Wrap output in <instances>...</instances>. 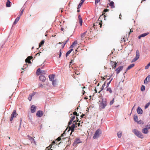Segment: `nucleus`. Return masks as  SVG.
<instances>
[{
    "label": "nucleus",
    "mask_w": 150,
    "mask_h": 150,
    "mask_svg": "<svg viewBox=\"0 0 150 150\" xmlns=\"http://www.w3.org/2000/svg\"><path fill=\"white\" fill-rule=\"evenodd\" d=\"M145 87L144 86H143V85H142V87H141V90L143 91H144L145 90Z\"/></svg>",
    "instance_id": "obj_38"
},
{
    "label": "nucleus",
    "mask_w": 150,
    "mask_h": 150,
    "mask_svg": "<svg viewBox=\"0 0 150 150\" xmlns=\"http://www.w3.org/2000/svg\"><path fill=\"white\" fill-rule=\"evenodd\" d=\"M46 71L42 70H41V73L44 74H46Z\"/></svg>",
    "instance_id": "obj_50"
},
{
    "label": "nucleus",
    "mask_w": 150,
    "mask_h": 150,
    "mask_svg": "<svg viewBox=\"0 0 150 150\" xmlns=\"http://www.w3.org/2000/svg\"><path fill=\"white\" fill-rule=\"evenodd\" d=\"M77 41L76 40L74 42L72 43V45H71L70 47L73 48L74 46L75 45L77 44Z\"/></svg>",
    "instance_id": "obj_26"
},
{
    "label": "nucleus",
    "mask_w": 150,
    "mask_h": 150,
    "mask_svg": "<svg viewBox=\"0 0 150 150\" xmlns=\"http://www.w3.org/2000/svg\"><path fill=\"white\" fill-rule=\"evenodd\" d=\"M57 140H55V141H54L52 142V144H57Z\"/></svg>",
    "instance_id": "obj_49"
},
{
    "label": "nucleus",
    "mask_w": 150,
    "mask_h": 150,
    "mask_svg": "<svg viewBox=\"0 0 150 150\" xmlns=\"http://www.w3.org/2000/svg\"><path fill=\"white\" fill-rule=\"evenodd\" d=\"M142 132L144 134H146L148 133V130L147 128H145L142 129Z\"/></svg>",
    "instance_id": "obj_18"
},
{
    "label": "nucleus",
    "mask_w": 150,
    "mask_h": 150,
    "mask_svg": "<svg viewBox=\"0 0 150 150\" xmlns=\"http://www.w3.org/2000/svg\"><path fill=\"white\" fill-rule=\"evenodd\" d=\"M33 95H32V94H31L29 95V97L28 98V99L30 101L32 98V96Z\"/></svg>",
    "instance_id": "obj_37"
},
{
    "label": "nucleus",
    "mask_w": 150,
    "mask_h": 150,
    "mask_svg": "<svg viewBox=\"0 0 150 150\" xmlns=\"http://www.w3.org/2000/svg\"><path fill=\"white\" fill-rule=\"evenodd\" d=\"M134 66V64H130L127 68V69H126V71H127L129 70L130 69H131Z\"/></svg>",
    "instance_id": "obj_19"
},
{
    "label": "nucleus",
    "mask_w": 150,
    "mask_h": 150,
    "mask_svg": "<svg viewBox=\"0 0 150 150\" xmlns=\"http://www.w3.org/2000/svg\"><path fill=\"white\" fill-rule=\"evenodd\" d=\"M99 25H100V28H101V26H102V24H101V23H99Z\"/></svg>",
    "instance_id": "obj_64"
},
{
    "label": "nucleus",
    "mask_w": 150,
    "mask_h": 150,
    "mask_svg": "<svg viewBox=\"0 0 150 150\" xmlns=\"http://www.w3.org/2000/svg\"><path fill=\"white\" fill-rule=\"evenodd\" d=\"M73 120H70L69 121V122L68 125H70L71 124L72 122H73Z\"/></svg>",
    "instance_id": "obj_54"
},
{
    "label": "nucleus",
    "mask_w": 150,
    "mask_h": 150,
    "mask_svg": "<svg viewBox=\"0 0 150 150\" xmlns=\"http://www.w3.org/2000/svg\"><path fill=\"white\" fill-rule=\"evenodd\" d=\"M150 66V62L145 67V69H148L149 67Z\"/></svg>",
    "instance_id": "obj_43"
},
{
    "label": "nucleus",
    "mask_w": 150,
    "mask_h": 150,
    "mask_svg": "<svg viewBox=\"0 0 150 150\" xmlns=\"http://www.w3.org/2000/svg\"><path fill=\"white\" fill-rule=\"evenodd\" d=\"M139 52L138 50H137L136 51V57L135 58L133 59L132 62H135L138 60L139 58Z\"/></svg>",
    "instance_id": "obj_4"
},
{
    "label": "nucleus",
    "mask_w": 150,
    "mask_h": 150,
    "mask_svg": "<svg viewBox=\"0 0 150 150\" xmlns=\"http://www.w3.org/2000/svg\"><path fill=\"white\" fill-rule=\"evenodd\" d=\"M39 79L42 81H45L46 79L45 77L43 75H41L39 76Z\"/></svg>",
    "instance_id": "obj_13"
},
{
    "label": "nucleus",
    "mask_w": 150,
    "mask_h": 150,
    "mask_svg": "<svg viewBox=\"0 0 150 150\" xmlns=\"http://www.w3.org/2000/svg\"><path fill=\"white\" fill-rule=\"evenodd\" d=\"M101 134V131L100 129H98L96 131L93 137L94 139H96L99 137Z\"/></svg>",
    "instance_id": "obj_3"
},
{
    "label": "nucleus",
    "mask_w": 150,
    "mask_h": 150,
    "mask_svg": "<svg viewBox=\"0 0 150 150\" xmlns=\"http://www.w3.org/2000/svg\"><path fill=\"white\" fill-rule=\"evenodd\" d=\"M114 2L113 1H111L110 2L109 5L111 6V8H113L115 7V6L114 5Z\"/></svg>",
    "instance_id": "obj_24"
},
{
    "label": "nucleus",
    "mask_w": 150,
    "mask_h": 150,
    "mask_svg": "<svg viewBox=\"0 0 150 150\" xmlns=\"http://www.w3.org/2000/svg\"><path fill=\"white\" fill-rule=\"evenodd\" d=\"M27 137H28V139L30 141L31 143H33L35 144L34 139L32 137L28 135Z\"/></svg>",
    "instance_id": "obj_11"
},
{
    "label": "nucleus",
    "mask_w": 150,
    "mask_h": 150,
    "mask_svg": "<svg viewBox=\"0 0 150 150\" xmlns=\"http://www.w3.org/2000/svg\"><path fill=\"white\" fill-rule=\"evenodd\" d=\"M149 34V33H144L140 35L139 36H138V38L139 39H140L141 38L144 37L147 35H148Z\"/></svg>",
    "instance_id": "obj_15"
},
{
    "label": "nucleus",
    "mask_w": 150,
    "mask_h": 150,
    "mask_svg": "<svg viewBox=\"0 0 150 150\" xmlns=\"http://www.w3.org/2000/svg\"><path fill=\"white\" fill-rule=\"evenodd\" d=\"M86 32H85L81 35V40L84 42H85L87 40V39H86Z\"/></svg>",
    "instance_id": "obj_6"
},
{
    "label": "nucleus",
    "mask_w": 150,
    "mask_h": 150,
    "mask_svg": "<svg viewBox=\"0 0 150 150\" xmlns=\"http://www.w3.org/2000/svg\"><path fill=\"white\" fill-rule=\"evenodd\" d=\"M73 62V60H71V62H70V65H69V67H71V64Z\"/></svg>",
    "instance_id": "obj_58"
},
{
    "label": "nucleus",
    "mask_w": 150,
    "mask_h": 150,
    "mask_svg": "<svg viewBox=\"0 0 150 150\" xmlns=\"http://www.w3.org/2000/svg\"><path fill=\"white\" fill-rule=\"evenodd\" d=\"M73 120H70L69 121V122L68 125H70L71 124L72 122H73Z\"/></svg>",
    "instance_id": "obj_53"
},
{
    "label": "nucleus",
    "mask_w": 150,
    "mask_h": 150,
    "mask_svg": "<svg viewBox=\"0 0 150 150\" xmlns=\"http://www.w3.org/2000/svg\"><path fill=\"white\" fill-rule=\"evenodd\" d=\"M76 121H73V122H75V124L73 123L71 126L70 127V129L71 131V134L72 132L74 131V128L76 127Z\"/></svg>",
    "instance_id": "obj_5"
},
{
    "label": "nucleus",
    "mask_w": 150,
    "mask_h": 150,
    "mask_svg": "<svg viewBox=\"0 0 150 150\" xmlns=\"http://www.w3.org/2000/svg\"><path fill=\"white\" fill-rule=\"evenodd\" d=\"M108 11V10L107 9H105L104 11H103V12H107V11Z\"/></svg>",
    "instance_id": "obj_59"
},
{
    "label": "nucleus",
    "mask_w": 150,
    "mask_h": 150,
    "mask_svg": "<svg viewBox=\"0 0 150 150\" xmlns=\"http://www.w3.org/2000/svg\"><path fill=\"white\" fill-rule=\"evenodd\" d=\"M81 142L80 141V139L79 138H77L75 140L74 142V143H76L77 144Z\"/></svg>",
    "instance_id": "obj_23"
},
{
    "label": "nucleus",
    "mask_w": 150,
    "mask_h": 150,
    "mask_svg": "<svg viewBox=\"0 0 150 150\" xmlns=\"http://www.w3.org/2000/svg\"><path fill=\"white\" fill-rule=\"evenodd\" d=\"M100 0H95V4H96L100 2Z\"/></svg>",
    "instance_id": "obj_56"
},
{
    "label": "nucleus",
    "mask_w": 150,
    "mask_h": 150,
    "mask_svg": "<svg viewBox=\"0 0 150 150\" xmlns=\"http://www.w3.org/2000/svg\"><path fill=\"white\" fill-rule=\"evenodd\" d=\"M11 2L9 0H7V2L6 3V6L7 7H10L11 6L10 3Z\"/></svg>",
    "instance_id": "obj_25"
},
{
    "label": "nucleus",
    "mask_w": 150,
    "mask_h": 150,
    "mask_svg": "<svg viewBox=\"0 0 150 150\" xmlns=\"http://www.w3.org/2000/svg\"><path fill=\"white\" fill-rule=\"evenodd\" d=\"M13 117H12V116H11V118L10 119V121H12V120H13Z\"/></svg>",
    "instance_id": "obj_63"
},
{
    "label": "nucleus",
    "mask_w": 150,
    "mask_h": 150,
    "mask_svg": "<svg viewBox=\"0 0 150 150\" xmlns=\"http://www.w3.org/2000/svg\"><path fill=\"white\" fill-rule=\"evenodd\" d=\"M41 70H40V68L38 69L37 71V75H39L41 74Z\"/></svg>",
    "instance_id": "obj_33"
},
{
    "label": "nucleus",
    "mask_w": 150,
    "mask_h": 150,
    "mask_svg": "<svg viewBox=\"0 0 150 150\" xmlns=\"http://www.w3.org/2000/svg\"><path fill=\"white\" fill-rule=\"evenodd\" d=\"M70 117L71 118V120L73 121L75 118V116L71 114L70 115Z\"/></svg>",
    "instance_id": "obj_27"
},
{
    "label": "nucleus",
    "mask_w": 150,
    "mask_h": 150,
    "mask_svg": "<svg viewBox=\"0 0 150 150\" xmlns=\"http://www.w3.org/2000/svg\"><path fill=\"white\" fill-rule=\"evenodd\" d=\"M114 98H113V99L110 101V105H112L114 102Z\"/></svg>",
    "instance_id": "obj_42"
},
{
    "label": "nucleus",
    "mask_w": 150,
    "mask_h": 150,
    "mask_svg": "<svg viewBox=\"0 0 150 150\" xmlns=\"http://www.w3.org/2000/svg\"><path fill=\"white\" fill-rule=\"evenodd\" d=\"M150 104V102H149L148 103H147L146 105H145V109H146L148 107V106Z\"/></svg>",
    "instance_id": "obj_39"
},
{
    "label": "nucleus",
    "mask_w": 150,
    "mask_h": 150,
    "mask_svg": "<svg viewBox=\"0 0 150 150\" xmlns=\"http://www.w3.org/2000/svg\"><path fill=\"white\" fill-rule=\"evenodd\" d=\"M38 87H43V86L42 84L39 83L38 84Z\"/></svg>",
    "instance_id": "obj_52"
},
{
    "label": "nucleus",
    "mask_w": 150,
    "mask_h": 150,
    "mask_svg": "<svg viewBox=\"0 0 150 150\" xmlns=\"http://www.w3.org/2000/svg\"><path fill=\"white\" fill-rule=\"evenodd\" d=\"M80 74L79 73L78 71H77L76 72H75V74H76L77 75H79Z\"/></svg>",
    "instance_id": "obj_62"
},
{
    "label": "nucleus",
    "mask_w": 150,
    "mask_h": 150,
    "mask_svg": "<svg viewBox=\"0 0 150 150\" xmlns=\"http://www.w3.org/2000/svg\"><path fill=\"white\" fill-rule=\"evenodd\" d=\"M61 54H62V53H61V50H60V51H59V58L60 57Z\"/></svg>",
    "instance_id": "obj_60"
},
{
    "label": "nucleus",
    "mask_w": 150,
    "mask_h": 150,
    "mask_svg": "<svg viewBox=\"0 0 150 150\" xmlns=\"http://www.w3.org/2000/svg\"><path fill=\"white\" fill-rule=\"evenodd\" d=\"M106 91L108 92H109L110 93H112V91L110 88L108 87Z\"/></svg>",
    "instance_id": "obj_29"
},
{
    "label": "nucleus",
    "mask_w": 150,
    "mask_h": 150,
    "mask_svg": "<svg viewBox=\"0 0 150 150\" xmlns=\"http://www.w3.org/2000/svg\"><path fill=\"white\" fill-rule=\"evenodd\" d=\"M83 4V3H82V2H80V3L79 4V5H78V6L77 8L79 9V8H80Z\"/></svg>",
    "instance_id": "obj_47"
},
{
    "label": "nucleus",
    "mask_w": 150,
    "mask_h": 150,
    "mask_svg": "<svg viewBox=\"0 0 150 150\" xmlns=\"http://www.w3.org/2000/svg\"><path fill=\"white\" fill-rule=\"evenodd\" d=\"M107 103V100L106 98H103L101 102L99 103V107L100 109L105 108Z\"/></svg>",
    "instance_id": "obj_1"
},
{
    "label": "nucleus",
    "mask_w": 150,
    "mask_h": 150,
    "mask_svg": "<svg viewBox=\"0 0 150 150\" xmlns=\"http://www.w3.org/2000/svg\"><path fill=\"white\" fill-rule=\"evenodd\" d=\"M104 14H105V13H103L102 15L100 16V17H99V18L98 19V20H99V21H100V19H101V18H103V16H104V19L105 20V18L106 17V16L105 15H104Z\"/></svg>",
    "instance_id": "obj_34"
},
{
    "label": "nucleus",
    "mask_w": 150,
    "mask_h": 150,
    "mask_svg": "<svg viewBox=\"0 0 150 150\" xmlns=\"http://www.w3.org/2000/svg\"><path fill=\"white\" fill-rule=\"evenodd\" d=\"M52 84L54 86H55L57 85V82L56 80H54L52 81Z\"/></svg>",
    "instance_id": "obj_28"
},
{
    "label": "nucleus",
    "mask_w": 150,
    "mask_h": 150,
    "mask_svg": "<svg viewBox=\"0 0 150 150\" xmlns=\"http://www.w3.org/2000/svg\"><path fill=\"white\" fill-rule=\"evenodd\" d=\"M72 115H73L74 116L76 115V116H78L79 115V114H78L77 113L76 111L74 112L73 113Z\"/></svg>",
    "instance_id": "obj_41"
},
{
    "label": "nucleus",
    "mask_w": 150,
    "mask_h": 150,
    "mask_svg": "<svg viewBox=\"0 0 150 150\" xmlns=\"http://www.w3.org/2000/svg\"><path fill=\"white\" fill-rule=\"evenodd\" d=\"M44 43V40H42L39 44V47H40L42 46Z\"/></svg>",
    "instance_id": "obj_36"
},
{
    "label": "nucleus",
    "mask_w": 150,
    "mask_h": 150,
    "mask_svg": "<svg viewBox=\"0 0 150 150\" xmlns=\"http://www.w3.org/2000/svg\"><path fill=\"white\" fill-rule=\"evenodd\" d=\"M137 113L139 114H142V113L143 111L141 108L139 107H138V108L137 109Z\"/></svg>",
    "instance_id": "obj_16"
},
{
    "label": "nucleus",
    "mask_w": 150,
    "mask_h": 150,
    "mask_svg": "<svg viewBox=\"0 0 150 150\" xmlns=\"http://www.w3.org/2000/svg\"><path fill=\"white\" fill-rule=\"evenodd\" d=\"M49 78L50 80L51 81H52L54 80V74L50 75H49Z\"/></svg>",
    "instance_id": "obj_17"
},
{
    "label": "nucleus",
    "mask_w": 150,
    "mask_h": 150,
    "mask_svg": "<svg viewBox=\"0 0 150 150\" xmlns=\"http://www.w3.org/2000/svg\"><path fill=\"white\" fill-rule=\"evenodd\" d=\"M134 29H130V32H129V35L131 33L133 32V30Z\"/></svg>",
    "instance_id": "obj_57"
},
{
    "label": "nucleus",
    "mask_w": 150,
    "mask_h": 150,
    "mask_svg": "<svg viewBox=\"0 0 150 150\" xmlns=\"http://www.w3.org/2000/svg\"><path fill=\"white\" fill-rule=\"evenodd\" d=\"M110 64L112 68L115 69L116 67L117 63L115 62L111 61Z\"/></svg>",
    "instance_id": "obj_9"
},
{
    "label": "nucleus",
    "mask_w": 150,
    "mask_h": 150,
    "mask_svg": "<svg viewBox=\"0 0 150 150\" xmlns=\"http://www.w3.org/2000/svg\"><path fill=\"white\" fill-rule=\"evenodd\" d=\"M109 77L108 76H104L102 77V80H103V81L105 79H107V77Z\"/></svg>",
    "instance_id": "obj_46"
},
{
    "label": "nucleus",
    "mask_w": 150,
    "mask_h": 150,
    "mask_svg": "<svg viewBox=\"0 0 150 150\" xmlns=\"http://www.w3.org/2000/svg\"><path fill=\"white\" fill-rule=\"evenodd\" d=\"M20 18V16L18 17L15 20L13 23V25H16L18 21Z\"/></svg>",
    "instance_id": "obj_21"
},
{
    "label": "nucleus",
    "mask_w": 150,
    "mask_h": 150,
    "mask_svg": "<svg viewBox=\"0 0 150 150\" xmlns=\"http://www.w3.org/2000/svg\"><path fill=\"white\" fill-rule=\"evenodd\" d=\"M79 22L80 25H82V20L80 15L79 16Z\"/></svg>",
    "instance_id": "obj_22"
},
{
    "label": "nucleus",
    "mask_w": 150,
    "mask_h": 150,
    "mask_svg": "<svg viewBox=\"0 0 150 150\" xmlns=\"http://www.w3.org/2000/svg\"><path fill=\"white\" fill-rule=\"evenodd\" d=\"M134 121L137 122L138 121V118L137 115H134Z\"/></svg>",
    "instance_id": "obj_31"
},
{
    "label": "nucleus",
    "mask_w": 150,
    "mask_h": 150,
    "mask_svg": "<svg viewBox=\"0 0 150 150\" xmlns=\"http://www.w3.org/2000/svg\"><path fill=\"white\" fill-rule=\"evenodd\" d=\"M150 81V75H148L144 80V83H146Z\"/></svg>",
    "instance_id": "obj_14"
},
{
    "label": "nucleus",
    "mask_w": 150,
    "mask_h": 150,
    "mask_svg": "<svg viewBox=\"0 0 150 150\" xmlns=\"http://www.w3.org/2000/svg\"><path fill=\"white\" fill-rule=\"evenodd\" d=\"M112 79L110 80L108 83H107V88L109 86V84L111 83V82L112 81Z\"/></svg>",
    "instance_id": "obj_45"
},
{
    "label": "nucleus",
    "mask_w": 150,
    "mask_h": 150,
    "mask_svg": "<svg viewBox=\"0 0 150 150\" xmlns=\"http://www.w3.org/2000/svg\"><path fill=\"white\" fill-rule=\"evenodd\" d=\"M61 137H59L56 140H57L58 141H59L60 140H61Z\"/></svg>",
    "instance_id": "obj_55"
},
{
    "label": "nucleus",
    "mask_w": 150,
    "mask_h": 150,
    "mask_svg": "<svg viewBox=\"0 0 150 150\" xmlns=\"http://www.w3.org/2000/svg\"><path fill=\"white\" fill-rule=\"evenodd\" d=\"M52 144H51V145H50L49 146L47 147L46 149H45V150H49L50 149H51V150H52V149H51V148L52 147Z\"/></svg>",
    "instance_id": "obj_35"
},
{
    "label": "nucleus",
    "mask_w": 150,
    "mask_h": 150,
    "mask_svg": "<svg viewBox=\"0 0 150 150\" xmlns=\"http://www.w3.org/2000/svg\"><path fill=\"white\" fill-rule=\"evenodd\" d=\"M33 57L32 56H28L25 59V62L26 63H28L29 64L31 63L30 60L32 59Z\"/></svg>",
    "instance_id": "obj_10"
},
{
    "label": "nucleus",
    "mask_w": 150,
    "mask_h": 150,
    "mask_svg": "<svg viewBox=\"0 0 150 150\" xmlns=\"http://www.w3.org/2000/svg\"><path fill=\"white\" fill-rule=\"evenodd\" d=\"M69 38H67V40L66 41H65L64 42V43H63V47H64V45H65L67 42L68 41H69Z\"/></svg>",
    "instance_id": "obj_40"
},
{
    "label": "nucleus",
    "mask_w": 150,
    "mask_h": 150,
    "mask_svg": "<svg viewBox=\"0 0 150 150\" xmlns=\"http://www.w3.org/2000/svg\"><path fill=\"white\" fill-rule=\"evenodd\" d=\"M43 113L42 111L41 110H39L36 113V116L39 117H40L43 115Z\"/></svg>",
    "instance_id": "obj_7"
},
{
    "label": "nucleus",
    "mask_w": 150,
    "mask_h": 150,
    "mask_svg": "<svg viewBox=\"0 0 150 150\" xmlns=\"http://www.w3.org/2000/svg\"><path fill=\"white\" fill-rule=\"evenodd\" d=\"M122 132L121 131H119L117 133V136L118 138H120L122 136Z\"/></svg>",
    "instance_id": "obj_30"
},
{
    "label": "nucleus",
    "mask_w": 150,
    "mask_h": 150,
    "mask_svg": "<svg viewBox=\"0 0 150 150\" xmlns=\"http://www.w3.org/2000/svg\"><path fill=\"white\" fill-rule=\"evenodd\" d=\"M73 49H71L69 50L66 53V57H67V56L71 52V51H72Z\"/></svg>",
    "instance_id": "obj_32"
},
{
    "label": "nucleus",
    "mask_w": 150,
    "mask_h": 150,
    "mask_svg": "<svg viewBox=\"0 0 150 150\" xmlns=\"http://www.w3.org/2000/svg\"><path fill=\"white\" fill-rule=\"evenodd\" d=\"M11 116L14 117L16 116V113L15 110H14L13 111L12 113L11 114Z\"/></svg>",
    "instance_id": "obj_20"
},
{
    "label": "nucleus",
    "mask_w": 150,
    "mask_h": 150,
    "mask_svg": "<svg viewBox=\"0 0 150 150\" xmlns=\"http://www.w3.org/2000/svg\"><path fill=\"white\" fill-rule=\"evenodd\" d=\"M24 9H23L21 11L20 14L19 16H21L23 14L24 11Z\"/></svg>",
    "instance_id": "obj_51"
},
{
    "label": "nucleus",
    "mask_w": 150,
    "mask_h": 150,
    "mask_svg": "<svg viewBox=\"0 0 150 150\" xmlns=\"http://www.w3.org/2000/svg\"><path fill=\"white\" fill-rule=\"evenodd\" d=\"M137 122L138 123L140 124H143V122L141 120H140L139 121H138Z\"/></svg>",
    "instance_id": "obj_48"
},
{
    "label": "nucleus",
    "mask_w": 150,
    "mask_h": 150,
    "mask_svg": "<svg viewBox=\"0 0 150 150\" xmlns=\"http://www.w3.org/2000/svg\"><path fill=\"white\" fill-rule=\"evenodd\" d=\"M132 132L139 137L142 139L144 138L143 135L139 131L134 129L132 130Z\"/></svg>",
    "instance_id": "obj_2"
},
{
    "label": "nucleus",
    "mask_w": 150,
    "mask_h": 150,
    "mask_svg": "<svg viewBox=\"0 0 150 150\" xmlns=\"http://www.w3.org/2000/svg\"><path fill=\"white\" fill-rule=\"evenodd\" d=\"M123 68V66H121L119 67L115 70L117 74H118L120 72L122 69Z\"/></svg>",
    "instance_id": "obj_8"
},
{
    "label": "nucleus",
    "mask_w": 150,
    "mask_h": 150,
    "mask_svg": "<svg viewBox=\"0 0 150 150\" xmlns=\"http://www.w3.org/2000/svg\"><path fill=\"white\" fill-rule=\"evenodd\" d=\"M85 115L83 114H82L81 115V118H83V117Z\"/></svg>",
    "instance_id": "obj_61"
},
{
    "label": "nucleus",
    "mask_w": 150,
    "mask_h": 150,
    "mask_svg": "<svg viewBox=\"0 0 150 150\" xmlns=\"http://www.w3.org/2000/svg\"><path fill=\"white\" fill-rule=\"evenodd\" d=\"M105 82H105L104 83L103 85L102 86L101 90H103L104 89V88L105 86Z\"/></svg>",
    "instance_id": "obj_44"
},
{
    "label": "nucleus",
    "mask_w": 150,
    "mask_h": 150,
    "mask_svg": "<svg viewBox=\"0 0 150 150\" xmlns=\"http://www.w3.org/2000/svg\"><path fill=\"white\" fill-rule=\"evenodd\" d=\"M36 107L34 105H32L30 108L31 112L33 113L35 112L36 110Z\"/></svg>",
    "instance_id": "obj_12"
}]
</instances>
